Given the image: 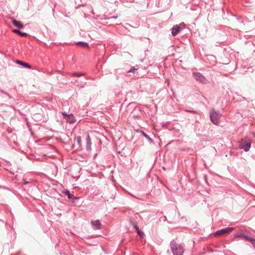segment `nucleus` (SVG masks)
I'll return each mask as SVG.
<instances>
[{"mask_svg": "<svg viewBox=\"0 0 255 255\" xmlns=\"http://www.w3.org/2000/svg\"><path fill=\"white\" fill-rule=\"evenodd\" d=\"M170 245L174 255H183L184 251L181 246L177 244L174 241L171 242Z\"/></svg>", "mask_w": 255, "mask_h": 255, "instance_id": "obj_1", "label": "nucleus"}, {"mask_svg": "<svg viewBox=\"0 0 255 255\" xmlns=\"http://www.w3.org/2000/svg\"><path fill=\"white\" fill-rule=\"evenodd\" d=\"M138 235L140 237V238H142L143 237V233L140 230H138L137 231Z\"/></svg>", "mask_w": 255, "mask_h": 255, "instance_id": "obj_18", "label": "nucleus"}, {"mask_svg": "<svg viewBox=\"0 0 255 255\" xmlns=\"http://www.w3.org/2000/svg\"><path fill=\"white\" fill-rule=\"evenodd\" d=\"M91 223L95 227L96 229H100L101 223L99 220L92 221Z\"/></svg>", "mask_w": 255, "mask_h": 255, "instance_id": "obj_9", "label": "nucleus"}, {"mask_svg": "<svg viewBox=\"0 0 255 255\" xmlns=\"http://www.w3.org/2000/svg\"><path fill=\"white\" fill-rule=\"evenodd\" d=\"M62 114L63 116H64L65 117H67V116H68L66 114V113H62Z\"/></svg>", "mask_w": 255, "mask_h": 255, "instance_id": "obj_23", "label": "nucleus"}, {"mask_svg": "<svg viewBox=\"0 0 255 255\" xmlns=\"http://www.w3.org/2000/svg\"><path fill=\"white\" fill-rule=\"evenodd\" d=\"M16 63L18 64H19V65H22L25 67H27V68H31V66L26 63H24L21 61H20V60H17L16 61Z\"/></svg>", "mask_w": 255, "mask_h": 255, "instance_id": "obj_14", "label": "nucleus"}, {"mask_svg": "<svg viewBox=\"0 0 255 255\" xmlns=\"http://www.w3.org/2000/svg\"><path fill=\"white\" fill-rule=\"evenodd\" d=\"M236 237L237 238H242L247 241H249L251 238L250 237L246 236L243 234H237Z\"/></svg>", "mask_w": 255, "mask_h": 255, "instance_id": "obj_11", "label": "nucleus"}, {"mask_svg": "<svg viewBox=\"0 0 255 255\" xmlns=\"http://www.w3.org/2000/svg\"><path fill=\"white\" fill-rule=\"evenodd\" d=\"M251 147V141L249 139H246L243 140L241 143L240 148L244 149L245 151H247Z\"/></svg>", "mask_w": 255, "mask_h": 255, "instance_id": "obj_3", "label": "nucleus"}, {"mask_svg": "<svg viewBox=\"0 0 255 255\" xmlns=\"http://www.w3.org/2000/svg\"><path fill=\"white\" fill-rule=\"evenodd\" d=\"M136 70V69L135 68H133L132 69H130L129 70L128 72L130 73V72H133V73H134L135 71Z\"/></svg>", "mask_w": 255, "mask_h": 255, "instance_id": "obj_22", "label": "nucleus"}, {"mask_svg": "<svg viewBox=\"0 0 255 255\" xmlns=\"http://www.w3.org/2000/svg\"><path fill=\"white\" fill-rule=\"evenodd\" d=\"M87 149L90 150L91 148V142L89 135L88 134L86 137Z\"/></svg>", "mask_w": 255, "mask_h": 255, "instance_id": "obj_10", "label": "nucleus"}, {"mask_svg": "<svg viewBox=\"0 0 255 255\" xmlns=\"http://www.w3.org/2000/svg\"><path fill=\"white\" fill-rule=\"evenodd\" d=\"M219 114L218 112L213 111L210 114V118L212 122L215 125L219 124Z\"/></svg>", "mask_w": 255, "mask_h": 255, "instance_id": "obj_2", "label": "nucleus"}, {"mask_svg": "<svg viewBox=\"0 0 255 255\" xmlns=\"http://www.w3.org/2000/svg\"><path fill=\"white\" fill-rule=\"evenodd\" d=\"M77 45L81 46L83 47H85V48H88V47H89L88 44L87 43L83 42H78L77 43Z\"/></svg>", "mask_w": 255, "mask_h": 255, "instance_id": "obj_15", "label": "nucleus"}, {"mask_svg": "<svg viewBox=\"0 0 255 255\" xmlns=\"http://www.w3.org/2000/svg\"><path fill=\"white\" fill-rule=\"evenodd\" d=\"M133 226H134V228L135 229L136 232L139 230V228L137 225L135 224L134 223H133Z\"/></svg>", "mask_w": 255, "mask_h": 255, "instance_id": "obj_21", "label": "nucleus"}, {"mask_svg": "<svg viewBox=\"0 0 255 255\" xmlns=\"http://www.w3.org/2000/svg\"><path fill=\"white\" fill-rule=\"evenodd\" d=\"M65 119L67 122L70 124H73L76 122V120L72 114L69 115V116H67V117H65Z\"/></svg>", "mask_w": 255, "mask_h": 255, "instance_id": "obj_7", "label": "nucleus"}, {"mask_svg": "<svg viewBox=\"0 0 255 255\" xmlns=\"http://www.w3.org/2000/svg\"><path fill=\"white\" fill-rule=\"evenodd\" d=\"M183 25V23H181L179 25H174L172 28V32H171L172 35L174 36L177 33H178L181 29V26H182Z\"/></svg>", "mask_w": 255, "mask_h": 255, "instance_id": "obj_5", "label": "nucleus"}, {"mask_svg": "<svg viewBox=\"0 0 255 255\" xmlns=\"http://www.w3.org/2000/svg\"><path fill=\"white\" fill-rule=\"evenodd\" d=\"M112 18H114V19H116L117 17H116L114 16V17H113Z\"/></svg>", "mask_w": 255, "mask_h": 255, "instance_id": "obj_24", "label": "nucleus"}, {"mask_svg": "<svg viewBox=\"0 0 255 255\" xmlns=\"http://www.w3.org/2000/svg\"><path fill=\"white\" fill-rule=\"evenodd\" d=\"M12 24L16 27L18 28H21L23 27V24L19 21H16L15 19L12 20Z\"/></svg>", "mask_w": 255, "mask_h": 255, "instance_id": "obj_8", "label": "nucleus"}, {"mask_svg": "<svg viewBox=\"0 0 255 255\" xmlns=\"http://www.w3.org/2000/svg\"><path fill=\"white\" fill-rule=\"evenodd\" d=\"M233 230V228L231 227L227 228L226 229L219 230L215 232V236H221L224 234H227L231 232Z\"/></svg>", "mask_w": 255, "mask_h": 255, "instance_id": "obj_4", "label": "nucleus"}, {"mask_svg": "<svg viewBox=\"0 0 255 255\" xmlns=\"http://www.w3.org/2000/svg\"><path fill=\"white\" fill-rule=\"evenodd\" d=\"M193 76L194 77V78L197 80L199 81V82L205 83L206 82V79L201 74L199 73H193Z\"/></svg>", "mask_w": 255, "mask_h": 255, "instance_id": "obj_6", "label": "nucleus"}, {"mask_svg": "<svg viewBox=\"0 0 255 255\" xmlns=\"http://www.w3.org/2000/svg\"><path fill=\"white\" fill-rule=\"evenodd\" d=\"M142 134H143V135L144 136L146 137L147 139H148L150 140H151V138L145 133H144V132L142 131Z\"/></svg>", "mask_w": 255, "mask_h": 255, "instance_id": "obj_20", "label": "nucleus"}, {"mask_svg": "<svg viewBox=\"0 0 255 255\" xmlns=\"http://www.w3.org/2000/svg\"><path fill=\"white\" fill-rule=\"evenodd\" d=\"M84 73H74L72 74V76L80 77L81 75H83Z\"/></svg>", "mask_w": 255, "mask_h": 255, "instance_id": "obj_17", "label": "nucleus"}, {"mask_svg": "<svg viewBox=\"0 0 255 255\" xmlns=\"http://www.w3.org/2000/svg\"><path fill=\"white\" fill-rule=\"evenodd\" d=\"M12 32L14 33H16L17 34H19L21 36H26L27 34L25 32H21L19 30L17 29H13L12 30Z\"/></svg>", "mask_w": 255, "mask_h": 255, "instance_id": "obj_13", "label": "nucleus"}, {"mask_svg": "<svg viewBox=\"0 0 255 255\" xmlns=\"http://www.w3.org/2000/svg\"><path fill=\"white\" fill-rule=\"evenodd\" d=\"M65 193L66 195L68 196L69 199H71L75 200L79 199V198L75 197L73 194H71L69 191H66Z\"/></svg>", "mask_w": 255, "mask_h": 255, "instance_id": "obj_12", "label": "nucleus"}, {"mask_svg": "<svg viewBox=\"0 0 255 255\" xmlns=\"http://www.w3.org/2000/svg\"><path fill=\"white\" fill-rule=\"evenodd\" d=\"M249 241H250L251 242L252 244L253 245V246L255 248V240L254 239L251 238V239H250V240Z\"/></svg>", "mask_w": 255, "mask_h": 255, "instance_id": "obj_19", "label": "nucleus"}, {"mask_svg": "<svg viewBox=\"0 0 255 255\" xmlns=\"http://www.w3.org/2000/svg\"><path fill=\"white\" fill-rule=\"evenodd\" d=\"M75 140L77 141V144L79 147H81L82 143H81V137L79 136H77L75 138Z\"/></svg>", "mask_w": 255, "mask_h": 255, "instance_id": "obj_16", "label": "nucleus"}]
</instances>
